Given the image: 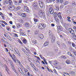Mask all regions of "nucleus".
<instances>
[{
  "instance_id": "35",
  "label": "nucleus",
  "mask_w": 76,
  "mask_h": 76,
  "mask_svg": "<svg viewBox=\"0 0 76 76\" xmlns=\"http://www.w3.org/2000/svg\"><path fill=\"white\" fill-rule=\"evenodd\" d=\"M20 23H23V20L21 19H20L19 20Z\"/></svg>"
},
{
  "instance_id": "27",
  "label": "nucleus",
  "mask_w": 76,
  "mask_h": 76,
  "mask_svg": "<svg viewBox=\"0 0 76 76\" xmlns=\"http://www.w3.org/2000/svg\"><path fill=\"white\" fill-rule=\"evenodd\" d=\"M12 59L15 61V62H16V61L18 60L16 58H12Z\"/></svg>"
},
{
  "instance_id": "42",
  "label": "nucleus",
  "mask_w": 76,
  "mask_h": 76,
  "mask_svg": "<svg viewBox=\"0 0 76 76\" xmlns=\"http://www.w3.org/2000/svg\"><path fill=\"white\" fill-rule=\"evenodd\" d=\"M68 55L69 56H72V54H71V53H70V52H68Z\"/></svg>"
},
{
  "instance_id": "9",
  "label": "nucleus",
  "mask_w": 76,
  "mask_h": 76,
  "mask_svg": "<svg viewBox=\"0 0 76 76\" xmlns=\"http://www.w3.org/2000/svg\"><path fill=\"white\" fill-rule=\"evenodd\" d=\"M69 31L71 34H72L73 35H74L75 34V33L74 31H73L72 28H69Z\"/></svg>"
},
{
  "instance_id": "46",
  "label": "nucleus",
  "mask_w": 76,
  "mask_h": 76,
  "mask_svg": "<svg viewBox=\"0 0 76 76\" xmlns=\"http://www.w3.org/2000/svg\"><path fill=\"white\" fill-rule=\"evenodd\" d=\"M73 38L74 40H76V35H73Z\"/></svg>"
},
{
  "instance_id": "57",
  "label": "nucleus",
  "mask_w": 76,
  "mask_h": 76,
  "mask_svg": "<svg viewBox=\"0 0 76 76\" xmlns=\"http://www.w3.org/2000/svg\"><path fill=\"white\" fill-rule=\"evenodd\" d=\"M5 2L7 4H8V1L7 0L5 1Z\"/></svg>"
},
{
  "instance_id": "47",
  "label": "nucleus",
  "mask_w": 76,
  "mask_h": 76,
  "mask_svg": "<svg viewBox=\"0 0 76 76\" xmlns=\"http://www.w3.org/2000/svg\"><path fill=\"white\" fill-rule=\"evenodd\" d=\"M75 61H72V64L73 65H74L75 64Z\"/></svg>"
},
{
  "instance_id": "64",
  "label": "nucleus",
  "mask_w": 76,
  "mask_h": 76,
  "mask_svg": "<svg viewBox=\"0 0 76 76\" xmlns=\"http://www.w3.org/2000/svg\"><path fill=\"white\" fill-rule=\"evenodd\" d=\"M73 28L75 30V29H76V27H75V26H74L73 27Z\"/></svg>"
},
{
  "instance_id": "28",
  "label": "nucleus",
  "mask_w": 76,
  "mask_h": 76,
  "mask_svg": "<svg viewBox=\"0 0 76 76\" xmlns=\"http://www.w3.org/2000/svg\"><path fill=\"white\" fill-rule=\"evenodd\" d=\"M72 5L73 7H75L76 6V4L75 2L74 1H73L72 3Z\"/></svg>"
},
{
  "instance_id": "12",
  "label": "nucleus",
  "mask_w": 76,
  "mask_h": 76,
  "mask_svg": "<svg viewBox=\"0 0 76 76\" xmlns=\"http://www.w3.org/2000/svg\"><path fill=\"white\" fill-rule=\"evenodd\" d=\"M39 6H40V7L42 8L43 7V5H44V4H43V3L42 2L40 1H39Z\"/></svg>"
},
{
  "instance_id": "11",
  "label": "nucleus",
  "mask_w": 76,
  "mask_h": 76,
  "mask_svg": "<svg viewBox=\"0 0 76 76\" xmlns=\"http://www.w3.org/2000/svg\"><path fill=\"white\" fill-rule=\"evenodd\" d=\"M14 50L18 55L19 56H20V53H19L18 49H16V48H14Z\"/></svg>"
},
{
  "instance_id": "18",
  "label": "nucleus",
  "mask_w": 76,
  "mask_h": 76,
  "mask_svg": "<svg viewBox=\"0 0 76 76\" xmlns=\"http://www.w3.org/2000/svg\"><path fill=\"white\" fill-rule=\"evenodd\" d=\"M38 4L37 3H34L33 4V6L34 8H36L37 7Z\"/></svg>"
},
{
  "instance_id": "56",
  "label": "nucleus",
  "mask_w": 76,
  "mask_h": 76,
  "mask_svg": "<svg viewBox=\"0 0 76 76\" xmlns=\"http://www.w3.org/2000/svg\"><path fill=\"white\" fill-rule=\"evenodd\" d=\"M54 62L55 63L56 62V63H55V64H57L58 63V62L56 61H55Z\"/></svg>"
},
{
  "instance_id": "48",
  "label": "nucleus",
  "mask_w": 76,
  "mask_h": 76,
  "mask_svg": "<svg viewBox=\"0 0 76 76\" xmlns=\"http://www.w3.org/2000/svg\"><path fill=\"white\" fill-rule=\"evenodd\" d=\"M24 70L26 73L28 71V69H26V68H24Z\"/></svg>"
},
{
  "instance_id": "21",
  "label": "nucleus",
  "mask_w": 76,
  "mask_h": 76,
  "mask_svg": "<svg viewBox=\"0 0 76 76\" xmlns=\"http://www.w3.org/2000/svg\"><path fill=\"white\" fill-rule=\"evenodd\" d=\"M25 26H26V27H29L30 26V24L29 23H25Z\"/></svg>"
},
{
  "instance_id": "61",
  "label": "nucleus",
  "mask_w": 76,
  "mask_h": 76,
  "mask_svg": "<svg viewBox=\"0 0 76 76\" xmlns=\"http://www.w3.org/2000/svg\"><path fill=\"white\" fill-rule=\"evenodd\" d=\"M68 43L69 45H71L72 44V43L71 42H68Z\"/></svg>"
},
{
  "instance_id": "13",
  "label": "nucleus",
  "mask_w": 76,
  "mask_h": 76,
  "mask_svg": "<svg viewBox=\"0 0 76 76\" xmlns=\"http://www.w3.org/2000/svg\"><path fill=\"white\" fill-rule=\"evenodd\" d=\"M18 72H20V73H21L22 75H24V73L23 72L22 70L20 68H18Z\"/></svg>"
},
{
  "instance_id": "37",
  "label": "nucleus",
  "mask_w": 76,
  "mask_h": 76,
  "mask_svg": "<svg viewBox=\"0 0 76 76\" xmlns=\"http://www.w3.org/2000/svg\"><path fill=\"white\" fill-rule=\"evenodd\" d=\"M18 42L20 43V44H21L23 45V43H22V42H21V41L20 40V39H18Z\"/></svg>"
},
{
  "instance_id": "19",
  "label": "nucleus",
  "mask_w": 76,
  "mask_h": 76,
  "mask_svg": "<svg viewBox=\"0 0 76 76\" xmlns=\"http://www.w3.org/2000/svg\"><path fill=\"white\" fill-rule=\"evenodd\" d=\"M21 15L22 17L25 18L26 17V15L25 13H23L21 14Z\"/></svg>"
},
{
  "instance_id": "41",
  "label": "nucleus",
  "mask_w": 76,
  "mask_h": 76,
  "mask_svg": "<svg viewBox=\"0 0 76 76\" xmlns=\"http://www.w3.org/2000/svg\"><path fill=\"white\" fill-rule=\"evenodd\" d=\"M45 2H47V3H50V0H44Z\"/></svg>"
},
{
  "instance_id": "49",
  "label": "nucleus",
  "mask_w": 76,
  "mask_h": 76,
  "mask_svg": "<svg viewBox=\"0 0 76 76\" xmlns=\"http://www.w3.org/2000/svg\"><path fill=\"white\" fill-rule=\"evenodd\" d=\"M10 29V27H7V31H9Z\"/></svg>"
},
{
  "instance_id": "34",
  "label": "nucleus",
  "mask_w": 76,
  "mask_h": 76,
  "mask_svg": "<svg viewBox=\"0 0 76 76\" xmlns=\"http://www.w3.org/2000/svg\"><path fill=\"white\" fill-rule=\"evenodd\" d=\"M34 67L32 66V67L34 69V70L35 71H37V69L35 66H33Z\"/></svg>"
},
{
  "instance_id": "43",
  "label": "nucleus",
  "mask_w": 76,
  "mask_h": 76,
  "mask_svg": "<svg viewBox=\"0 0 76 76\" xmlns=\"http://www.w3.org/2000/svg\"><path fill=\"white\" fill-rule=\"evenodd\" d=\"M68 2H67V1L66 2H65L64 3V5L65 6V5H67L68 4Z\"/></svg>"
},
{
  "instance_id": "32",
  "label": "nucleus",
  "mask_w": 76,
  "mask_h": 76,
  "mask_svg": "<svg viewBox=\"0 0 76 76\" xmlns=\"http://www.w3.org/2000/svg\"><path fill=\"white\" fill-rule=\"evenodd\" d=\"M1 22H2L3 23H4L5 25H8V24L6 22H5L3 20H1Z\"/></svg>"
},
{
  "instance_id": "17",
  "label": "nucleus",
  "mask_w": 76,
  "mask_h": 76,
  "mask_svg": "<svg viewBox=\"0 0 76 76\" xmlns=\"http://www.w3.org/2000/svg\"><path fill=\"white\" fill-rule=\"evenodd\" d=\"M27 40H26V39H24L22 41L24 43V44H26L27 43Z\"/></svg>"
},
{
  "instance_id": "60",
  "label": "nucleus",
  "mask_w": 76,
  "mask_h": 76,
  "mask_svg": "<svg viewBox=\"0 0 76 76\" xmlns=\"http://www.w3.org/2000/svg\"><path fill=\"white\" fill-rule=\"evenodd\" d=\"M9 23L10 24H13V22L12 21H10L9 22Z\"/></svg>"
},
{
  "instance_id": "14",
  "label": "nucleus",
  "mask_w": 76,
  "mask_h": 76,
  "mask_svg": "<svg viewBox=\"0 0 76 76\" xmlns=\"http://www.w3.org/2000/svg\"><path fill=\"white\" fill-rule=\"evenodd\" d=\"M38 36L41 39H43L44 37V36L42 34H39L38 35Z\"/></svg>"
},
{
  "instance_id": "1",
  "label": "nucleus",
  "mask_w": 76,
  "mask_h": 76,
  "mask_svg": "<svg viewBox=\"0 0 76 76\" xmlns=\"http://www.w3.org/2000/svg\"><path fill=\"white\" fill-rule=\"evenodd\" d=\"M38 16L41 18H43L44 19H46V15L42 12V10H39L38 13Z\"/></svg>"
},
{
  "instance_id": "29",
  "label": "nucleus",
  "mask_w": 76,
  "mask_h": 76,
  "mask_svg": "<svg viewBox=\"0 0 76 76\" xmlns=\"http://www.w3.org/2000/svg\"><path fill=\"white\" fill-rule=\"evenodd\" d=\"M17 26L18 28H20L22 26V25L18 23L17 25Z\"/></svg>"
},
{
  "instance_id": "22",
  "label": "nucleus",
  "mask_w": 76,
  "mask_h": 76,
  "mask_svg": "<svg viewBox=\"0 0 76 76\" xmlns=\"http://www.w3.org/2000/svg\"><path fill=\"white\" fill-rule=\"evenodd\" d=\"M5 68L6 71L8 73V74H9V73L8 72V71H9V70L7 66L6 65H5Z\"/></svg>"
},
{
  "instance_id": "50",
  "label": "nucleus",
  "mask_w": 76,
  "mask_h": 76,
  "mask_svg": "<svg viewBox=\"0 0 76 76\" xmlns=\"http://www.w3.org/2000/svg\"><path fill=\"white\" fill-rule=\"evenodd\" d=\"M64 1V0H60V3L61 4Z\"/></svg>"
},
{
  "instance_id": "7",
  "label": "nucleus",
  "mask_w": 76,
  "mask_h": 76,
  "mask_svg": "<svg viewBox=\"0 0 76 76\" xmlns=\"http://www.w3.org/2000/svg\"><path fill=\"white\" fill-rule=\"evenodd\" d=\"M8 8L11 11H13L15 10V7L13 6H12V7L8 6Z\"/></svg>"
},
{
  "instance_id": "51",
  "label": "nucleus",
  "mask_w": 76,
  "mask_h": 76,
  "mask_svg": "<svg viewBox=\"0 0 76 76\" xmlns=\"http://www.w3.org/2000/svg\"><path fill=\"white\" fill-rule=\"evenodd\" d=\"M38 34V32L37 31H36L35 32H34V34H35V35H37Z\"/></svg>"
},
{
  "instance_id": "24",
  "label": "nucleus",
  "mask_w": 76,
  "mask_h": 76,
  "mask_svg": "<svg viewBox=\"0 0 76 76\" xmlns=\"http://www.w3.org/2000/svg\"><path fill=\"white\" fill-rule=\"evenodd\" d=\"M21 8V7L20 6H18L15 9V11H17L18 10H20Z\"/></svg>"
},
{
  "instance_id": "6",
  "label": "nucleus",
  "mask_w": 76,
  "mask_h": 76,
  "mask_svg": "<svg viewBox=\"0 0 76 76\" xmlns=\"http://www.w3.org/2000/svg\"><path fill=\"white\" fill-rule=\"evenodd\" d=\"M24 11H26L27 13H29L30 11L28 9V7L27 6H24Z\"/></svg>"
},
{
  "instance_id": "39",
  "label": "nucleus",
  "mask_w": 76,
  "mask_h": 76,
  "mask_svg": "<svg viewBox=\"0 0 76 76\" xmlns=\"http://www.w3.org/2000/svg\"><path fill=\"white\" fill-rule=\"evenodd\" d=\"M22 50H23V51L24 53H25L27 55V54H28V53L27 52H26V50L25 49H22Z\"/></svg>"
},
{
  "instance_id": "40",
  "label": "nucleus",
  "mask_w": 76,
  "mask_h": 76,
  "mask_svg": "<svg viewBox=\"0 0 76 76\" xmlns=\"http://www.w3.org/2000/svg\"><path fill=\"white\" fill-rule=\"evenodd\" d=\"M72 46L74 48H75L76 46V45L74 43L72 42Z\"/></svg>"
},
{
  "instance_id": "3",
  "label": "nucleus",
  "mask_w": 76,
  "mask_h": 76,
  "mask_svg": "<svg viewBox=\"0 0 76 76\" xmlns=\"http://www.w3.org/2000/svg\"><path fill=\"white\" fill-rule=\"evenodd\" d=\"M48 7H50L49 8V11L50 13V14H53L54 12V10L53 9V6L52 5H49Z\"/></svg>"
},
{
  "instance_id": "38",
  "label": "nucleus",
  "mask_w": 76,
  "mask_h": 76,
  "mask_svg": "<svg viewBox=\"0 0 76 76\" xmlns=\"http://www.w3.org/2000/svg\"><path fill=\"white\" fill-rule=\"evenodd\" d=\"M17 62L18 63H19V65L20 66H21V62L20 61H19L18 60H17Z\"/></svg>"
},
{
  "instance_id": "52",
  "label": "nucleus",
  "mask_w": 76,
  "mask_h": 76,
  "mask_svg": "<svg viewBox=\"0 0 76 76\" xmlns=\"http://www.w3.org/2000/svg\"><path fill=\"white\" fill-rule=\"evenodd\" d=\"M14 35H15V36H16L17 37H18V34L16 33H14Z\"/></svg>"
},
{
  "instance_id": "53",
  "label": "nucleus",
  "mask_w": 76,
  "mask_h": 76,
  "mask_svg": "<svg viewBox=\"0 0 76 76\" xmlns=\"http://www.w3.org/2000/svg\"><path fill=\"white\" fill-rule=\"evenodd\" d=\"M35 57H36V58H37L39 60V61H40V58H39V57H38V56H35Z\"/></svg>"
},
{
  "instance_id": "45",
  "label": "nucleus",
  "mask_w": 76,
  "mask_h": 76,
  "mask_svg": "<svg viewBox=\"0 0 76 76\" xmlns=\"http://www.w3.org/2000/svg\"><path fill=\"white\" fill-rule=\"evenodd\" d=\"M39 56H40L41 58L42 59H45V58L44 57H42V55H39Z\"/></svg>"
},
{
  "instance_id": "26",
  "label": "nucleus",
  "mask_w": 76,
  "mask_h": 76,
  "mask_svg": "<svg viewBox=\"0 0 76 76\" xmlns=\"http://www.w3.org/2000/svg\"><path fill=\"white\" fill-rule=\"evenodd\" d=\"M48 45V42H46L44 43V46L45 47H46Z\"/></svg>"
},
{
  "instance_id": "30",
  "label": "nucleus",
  "mask_w": 76,
  "mask_h": 76,
  "mask_svg": "<svg viewBox=\"0 0 76 76\" xmlns=\"http://www.w3.org/2000/svg\"><path fill=\"white\" fill-rule=\"evenodd\" d=\"M8 3H9L10 5H12L13 3V2L11 0H9V1H8Z\"/></svg>"
},
{
  "instance_id": "5",
  "label": "nucleus",
  "mask_w": 76,
  "mask_h": 76,
  "mask_svg": "<svg viewBox=\"0 0 76 76\" xmlns=\"http://www.w3.org/2000/svg\"><path fill=\"white\" fill-rule=\"evenodd\" d=\"M10 64H11V65H10L11 66L13 69V70L15 72V74H16L17 75V76H18L19 75V74H18V72L17 71H16L15 69L13 68L14 67V65L13 63H12V62H11V63H10Z\"/></svg>"
},
{
  "instance_id": "63",
  "label": "nucleus",
  "mask_w": 76,
  "mask_h": 76,
  "mask_svg": "<svg viewBox=\"0 0 76 76\" xmlns=\"http://www.w3.org/2000/svg\"><path fill=\"white\" fill-rule=\"evenodd\" d=\"M67 20L69 22H70L71 21V20L69 19H67Z\"/></svg>"
},
{
  "instance_id": "15",
  "label": "nucleus",
  "mask_w": 76,
  "mask_h": 76,
  "mask_svg": "<svg viewBox=\"0 0 76 76\" xmlns=\"http://www.w3.org/2000/svg\"><path fill=\"white\" fill-rule=\"evenodd\" d=\"M57 28L58 30H59L60 31H62L63 30L62 27H61V26H57Z\"/></svg>"
},
{
  "instance_id": "8",
  "label": "nucleus",
  "mask_w": 76,
  "mask_h": 76,
  "mask_svg": "<svg viewBox=\"0 0 76 76\" xmlns=\"http://www.w3.org/2000/svg\"><path fill=\"white\" fill-rule=\"evenodd\" d=\"M4 35L5 37H7V39L9 40H10V41H11L12 40V39L9 36V35L7 34V33H5Z\"/></svg>"
},
{
  "instance_id": "20",
  "label": "nucleus",
  "mask_w": 76,
  "mask_h": 76,
  "mask_svg": "<svg viewBox=\"0 0 76 76\" xmlns=\"http://www.w3.org/2000/svg\"><path fill=\"white\" fill-rule=\"evenodd\" d=\"M55 10L56 11H58L59 10V7L58 6H56V7H55Z\"/></svg>"
},
{
  "instance_id": "31",
  "label": "nucleus",
  "mask_w": 76,
  "mask_h": 76,
  "mask_svg": "<svg viewBox=\"0 0 76 76\" xmlns=\"http://www.w3.org/2000/svg\"><path fill=\"white\" fill-rule=\"evenodd\" d=\"M37 40H36L35 39L33 40V41H32V42L34 44H36L37 43Z\"/></svg>"
},
{
  "instance_id": "44",
  "label": "nucleus",
  "mask_w": 76,
  "mask_h": 76,
  "mask_svg": "<svg viewBox=\"0 0 76 76\" xmlns=\"http://www.w3.org/2000/svg\"><path fill=\"white\" fill-rule=\"evenodd\" d=\"M61 57L62 58H63V59H64L66 58V57L64 56H61Z\"/></svg>"
},
{
  "instance_id": "36",
  "label": "nucleus",
  "mask_w": 76,
  "mask_h": 76,
  "mask_svg": "<svg viewBox=\"0 0 76 76\" xmlns=\"http://www.w3.org/2000/svg\"><path fill=\"white\" fill-rule=\"evenodd\" d=\"M66 63L67 64H69L70 63V61L69 60H68L66 61Z\"/></svg>"
},
{
  "instance_id": "10",
  "label": "nucleus",
  "mask_w": 76,
  "mask_h": 76,
  "mask_svg": "<svg viewBox=\"0 0 76 76\" xmlns=\"http://www.w3.org/2000/svg\"><path fill=\"white\" fill-rule=\"evenodd\" d=\"M2 38H3L1 39V40H2V42H3L4 43H7V42H7V39L4 37H2ZM4 40H5L6 41H5Z\"/></svg>"
},
{
  "instance_id": "23",
  "label": "nucleus",
  "mask_w": 76,
  "mask_h": 76,
  "mask_svg": "<svg viewBox=\"0 0 76 76\" xmlns=\"http://www.w3.org/2000/svg\"><path fill=\"white\" fill-rule=\"evenodd\" d=\"M54 18L55 20H56V21L57 22H58L59 21V20L58 19L57 17H55Z\"/></svg>"
},
{
  "instance_id": "59",
  "label": "nucleus",
  "mask_w": 76,
  "mask_h": 76,
  "mask_svg": "<svg viewBox=\"0 0 76 76\" xmlns=\"http://www.w3.org/2000/svg\"><path fill=\"white\" fill-rule=\"evenodd\" d=\"M8 54H9L10 55V56L12 58H13V57H12V55L10 54V53H8Z\"/></svg>"
},
{
  "instance_id": "55",
  "label": "nucleus",
  "mask_w": 76,
  "mask_h": 76,
  "mask_svg": "<svg viewBox=\"0 0 76 76\" xmlns=\"http://www.w3.org/2000/svg\"><path fill=\"white\" fill-rule=\"evenodd\" d=\"M54 72L55 73L57 74V72L56 71L55 69H54Z\"/></svg>"
},
{
  "instance_id": "54",
  "label": "nucleus",
  "mask_w": 76,
  "mask_h": 76,
  "mask_svg": "<svg viewBox=\"0 0 76 76\" xmlns=\"http://www.w3.org/2000/svg\"><path fill=\"white\" fill-rule=\"evenodd\" d=\"M34 21L35 22H37L38 21V20L37 19H34Z\"/></svg>"
},
{
  "instance_id": "16",
  "label": "nucleus",
  "mask_w": 76,
  "mask_h": 76,
  "mask_svg": "<svg viewBox=\"0 0 76 76\" xmlns=\"http://www.w3.org/2000/svg\"><path fill=\"white\" fill-rule=\"evenodd\" d=\"M57 15L58 17L60 19H61L62 18V17L61 15V13L60 12H59L58 13Z\"/></svg>"
},
{
  "instance_id": "62",
  "label": "nucleus",
  "mask_w": 76,
  "mask_h": 76,
  "mask_svg": "<svg viewBox=\"0 0 76 76\" xmlns=\"http://www.w3.org/2000/svg\"><path fill=\"white\" fill-rule=\"evenodd\" d=\"M51 26L52 27H54L55 26V25L54 24H52Z\"/></svg>"
},
{
  "instance_id": "2",
  "label": "nucleus",
  "mask_w": 76,
  "mask_h": 76,
  "mask_svg": "<svg viewBox=\"0 0 76 76\" xmlns=\"http://www.w3.org/2000/svg\"><path fill=\"white\" fill-rule=\"evenodd\" d=\"M46 25L44 23H41L39 24L38 26V28L40 30L44 29L46 27Z\"/></svg>"
},
{
  "instance_id": "4",
  "label": "nucleus",
  "mask_w": 76,
  "mask_h": 76,
  "mask_svg": "<svg viewBox=\"0 0 76 76\" xmlns=\"http://www.w3.org/2000/svg\"><path fill=\"white\" fill-rule=\"evenodd\" d=\"M49 36L50 38H52L51 42L52 43H53L55 42L56 40V37L55 36H53V34L49 33Z\"/></svg>"
},
{
  "instance_id": "33",
  "label": "nucleus",
  "mask_w": 76,
  "mask_h": 76,
  "mask_svg": "<svg viewBox=\"0 0 76 76\" xmlns=\"http://www.w3.org/2000/svg\"><path fill=\"white\" fill-rule=\"evenodd\" d=\"M34 16L35 18H39L38 16L36 14H34Z\"/></svg>"
},
{
  "instance_id": "25",
  "label": "nucleus",
  "mask_w": 76,
  "mask_h": 76,
  "mask_svg": "<svg viewBox=\"0 0 76 76\" xmlns=\"http://www.w3.org/2000/svg\"><path fill=\"white\" fill-rule=\"evenodd\" d=\"M63 75L64 76H69V74L66 72L64 73Z\"/></svg>"
},
{
  "instance_id": "58",
  "label": "nucleus",
  "mask_w": 76,
  "mask_h": 76,
  "mask_svg": "<svg viewBox=\"0 0 76 76\" xmlns=\"http://www.w3.org/2000/svg\"><path fill=\"white\" fill-rule=\"evenodd\" d=\"M1 26H2L3 27H5V25L3 23L1 24Z\"/></svg>"
}]
</instances>
